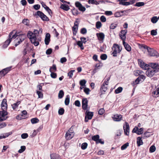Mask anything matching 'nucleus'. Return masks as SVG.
Here are the masks:
<instances>
[{"mask_svg":"<svg viewBox=\"0 0 159 159\" xmlns=\"http://www.w3.org/2000/svg\"><path fill=\"white\" fill-rule=\"evenodd\" d=\"M150 67L146 72V75L149 77H152L155 74L159 72V63H151Z\"/></svg>","mask_w":159,"mask_h":159,"instance_id":"nucleus-1","label":"nucleus"},{"mask_svg":"<svg viewBox=\"0 0 159 159\" xmlns=\"http://www.w3.org/2000/svg\"><path fill=\"white\" fill-rule=\"evenodd\" d=\"M6 99H4L2 102L1 107L2 110L0 111V121H2L6 119L7 117L5 118V116L7 115L6 111L7 109V104Z\"/></svg>","mask_w":159,"mask_h":159,"instance_id":"nucleus-2","label":"nucleus"},{"mask_svg":"<svg viewBox=\"0 0 159 159\" xmlns=\"http://www.w3.org/2000/svg\"><path fill=\"white\" fill-rule=\"evenodd\" d=\"M27 36L30 39L31 43L34 46H36L39 45V43L38 41H37L36 36L32 31H29L28 32Z\"/></svg>","mask_w":159,"mask_h":159,"instance_id":"nucleus-3","label":"nucleus"},{"mask_svg":"<svg viewBox=\"0 0 159 159\" xmlns=\"http://www.w3.org/2000/svg\"><path fill=\"white\" fill-rule=\"evenodd\" d=\"M112 49L113 50L111 54L113 55L114 57L117 56V54L120 53L121 51L122 48V47L114 43L113 44Z\"/></svg>","mask_w":159,"mask_h":159,"instance_id":"nucleus-4","label":"nucleus"},{"mask_svg":"<svg viewBox=\"0 0 159 159\" xmlns=\"http://www.w3.org/2000/svg\"><path fill=\"white\" fill-rule=\"evenodd\" d=\"M138 64L143 69L148 70L150 67V63L147 64L145 63L141 59H139L138 60Z\"/></svg>","mask_w":159,"mask_h":159,"instance_id":"nucleus-5","label":"nucleus"},{"mask_svg":"<svg viewBox=\"0 0 159 159\" xmlns=\"http://www.w3.org/2000/svg\"><path fill=\"white\" fill-rule=\"evenodd\" d=\"M74 133L71 130V128L69 130L66 134V138L67 140L71 139L74 135Z\"/></svg>","mask_w":159,"mask_h":159,"instance_id":"nucleus-6","label":"nucleus"},{"mask_svg":"<svg viewBox=\"0 0 159 159\" xmlns=\"http://www.w3.org/2000/svg\"><path fill=\"white\" fill-rule=\"evenodd\" d=\"M36 13L37 15L39 16L43 20L48 21L49 20L48 17L42 12L38 11H37Z\"/></svg>","mask_w":159,"mask_h":159,"instance_id":"nucleus-7","label":"nucleus"},{"mask_svg":"<svg viewBox=\"0 0 159 159\" xmlns=\"http://www.w3.org/2000/svg\"><path fill=\"white\" fill-rule=\"evenodd\" d=\"M86 116L85 117L84 121L85 122H87L89 120L92 119L93 115V112L90 111H88L87 110L85 113Z\"/></svg>","mask_w":159,"mask_h":159,"instance_id":"nucleus-8","label":"nucleus"},{"mask_svg":"<svg viewBox=\"0 0 159 159\" xmlns=\"http://www.w3.org/2000/svg\"><path fill=\"white\" fill-rule=\"evenodd\" d=\"M148 51V54L151 56H156L157 57L159 56L158 53L154 49L150 48Z\"/></svg>","mask_w":159,"mask_h":159,"instance_id":"nucleus-9","label":"nucleus"},{"mask_svg":"<svg viewBox=\"0 0 159 159\" xmlns=\"http://www.w3.org/2000/svg\"><path fill=\"white\" fill-rule=\"evenodd\" d=\"M96 36L100 43H103V42L105 38V34L103 33L102 32L97 33L96 34Z\"/></svg>","mask_w":159,"mask_h":159,"instance_id":"nucleus-10","label":"nucleus"},{"mask_svg":"<svg viewBox=\"0 0 159 159\" xmlns=\"http://www.w3.org/2000/svg\"><path fill=\"white\" fill-rule=\"evenodd\" d=\"M125 125H123V129L125 135H128L129 132V126L128 123L127 122H125Z\"/></svg>","mask_w":159,"mask_h":159,"instance_id":"nucleus-11","label":"nucleus"},{"mask_svg":"<svg viewBox=\"0 0 159 159\" xmlns=\"http://www.w3.org/2000/svg\"><path fill=\"white\" fill-rule=\"evenodd\" d=\"M88 100L87 98H84L82 100V107L83 110H87L88 107Z\"/></svg>","mask_w":159,"mask_h":159,"instance_id":"nucleus-12","label":"nucleus"},{"mask_svg":"<svg viewBox=\"0 0 159 159\" xmlns=\"http://www.w3.org/2000/svg\"><path fill=\"white\" fill-rule=\"evenodd\" d=\"M13 34V32H11L9 35V39H7L4 43V44H3L2 47L4 48H6L8 46L9 44L10 43L11 41V35Z\"/></svg>","mask_w":159,"mask_h":159,"instance_id":"nucleus-13","label":"nucleus"},{"mask_svg":"<svg viewBox=\"0 0 159 159\" xmlns=\"http://www.w3.org/2000/svg\"><path fill=\"white\" fill-rule=\"evenodd\" d=\"M145 77L142 74L140 75L135 80L134 82L135 84H138L140 81H143L145 79Z\"/></svg>","mask_w":159,"mask_h":159,"instance_id":"nucleus-14","label":"nucleus"},{"mask_svg":"<svg viewBox=\"0 0 159 159\" xmlns=\"http://www.w3.org/2000/svg\"><path fill=\"white\" fill-rule=\"evenodd\" d=\"M127 32V30H122L120 32L121 34L120 35V36L123 41H125L126 39L125 35Z\"/></svg>","mask_w":159,"mask_h":159,"instance_id":"nucleus-15","label":"nucleus"},{"mask_svg":"<svg viewBox=\"0 0 159 159\" xmlns=\"http://www.w3.org/2000/svg\"><path fill=\"white\" fill-rule=\"evenodd\" d=\"M50 40V35L49 33H47L45 36L44 41L45 44L48 45Z\"/></svg>","mask_w":159,"mask_h":159,"instance_id":"nucleus-16","label":"nucleus"},{"mask_svg":"<svg viewBox=\"0 0 159 159\" xmlns=\"http://www.w3.org/2000/svg\"><path fill=\"white\" fill-rule=\"evenodd\" d=\"M113 118L114 121H119L121 120L122 116L118 114L115 115H114Z\"/></svg>","mask_w":159,"mask_h":159,"instance_id":"nucleus-17","label":"nucleus"},{"mask_svg":"<svg viewBox=\"0 0 159 159\" xmlns=\"http://www.w3.org/2000/svg\"><path fill=\"white\" fill-rule=\"evenodd\" d=\"M123 43L125 49L127 51L130 52L131 51V47L127 43L125 42V41H123Z\"/></svg>","mask_w":159,"mask_h":159,"instance_id":"nucleus-18","label":"nucleus"},{"mask_svg":"<svg viewBox=\"0 0 159 159\" xmlns=\"http://www.w3.org/2000/svg\"><path fill=\"white\" fill-rule=\"evenodd\" d=\"M23 36L22 35H20L19 37V40H18V41H17L16 43L15 44V46L16 47L17 46H18L19 44H20L21 42H22L24 40V38H23ZM18 39V38H17V39Z\"/></svg>","mask_w":159,"mask_h":159,"instance_id":"nucleus-19","label":"nucleus"},{"mask_svg":"<svg viewBox=\"0 0 159 159\" xmlns=\"http://www.w3.org/2000/svg\"><path fill=\"white\" fill-rule=\"evenodd\" d=\"M107 89V86L106 85H105L104 84L102 85L100 90L102 92V94L104 93L105 92Z\"/></svg>","mask_w":159,"mask_h":159,"instance_id":"nucleus-20","label":"nucleus"},{"mask_svg":"<svg viewBox=\"0 0 159 159\" xmlns=\"http://www.w3.org/2000/svg\"><path fill=\"white\" fill-rule=\"evenodd\" d=\"M125 11H118L116 12L114 16L116 17H120L124 15V12Z\"/></svg>","mask_w":159,"mask_h":159,"instance_id":"nucleus-21","label":"nucleus"},{"mask_svg":"<svg viewBox=\"0 0 159 159\" xmlns=\"http://www.w3.org/2000/svg\"><path fill=\"white\" fill-rule=\"evenodd\" d=\"M75 25L72 28V30L73 34L74 35H76L78 29V25L76 24L75 23H74Z\"/></svg>","mask_w":159,"mask_h":159,"instance_id":"nucleus-22","label":"nucleus"},{"mask_svg":"<svg viewBox=\"0 0 159 159\" xmlns=\"http://www.w3.org/2000/svg\"><path fill=\"white\" fill-rule=\"evenodd\" d=\"M12 68V66H9V67L6 68L2 70V71L4 75H6L7 73H8L11 70V69Z\"/></svg>","mask_w":159,"mask_h":159,"instance_id":"nucleus-23","label":"nucleus"},{"mask_svg":"<svg viewBox=\"0 0 159 159\" xmlns=\"http://www.w3.org/2000/svg\"><path fill=\"white\" fill-rule=\"evenodd\" d=\"M60 8L66 11H68L70 9L68 5L65 4H61V5Z\"/></svg>","mask_w":159,"mask_h":159,"instance_id":"nucleus-24","label":"nucleus"},{"mask_svg":"<svg viewBox=\"0 0 159 159\" xmlns=\"http://www.w3.org/2000/svg\"><path fill=\"white\" fill-rule=\"evenodd\" d=\"M137 146H140V145H142L143 144V142L142 139V138L140 137H139L137 138Z\"/></svg>","mask_w":159,"mask_h":159,"instance_id":"nucleus-25","label":"nucleus"},{"mask_svg":"<svg viewBox=\"0 0 159 159\" xmlns=\"http://www.w3.org/2000/svg\"><path fill=\"white\" fill-rule=\"evenodd\" d=\"M143 72L142 70H135L134 72V74L136 76H138L142 74L143 73Z\"/></svg>","mask_w":159,"mask_h":159,"instance_id":"nucleus-26","label":"nucleus"},{"mask_svg":"<svg viewBox=\"0 0 159 159\" xmlns=\"http://www.w3.org/2000/svg\"><path fill=\"white\" fill-rule=\"evenodd\" d=\"M70 97L69 95H67L66 96V98L65 101V103L66 105H68L70 102Z\"/></svg>","mask_w":159,"mask_h":159,"instance_id":"nucleus-27","label":"nucleus"},{"mask_svg":"<svg viewBox=\"0 0 159 159\" xmlns=\"http://www.w3.org/2000/svg\"><path fill=\"white\" fill-rule=\"evenodd\" d=\"M88 3L89 4H94L96 5H98L99 4V3L98 2L94 0H89Z\"/></svg>","mask_w":159,"mask_h":159,"instance_id":"nucleus-28","label":"nucleus"},{"mask_svg":"<svg viewBox=\"0 0 159 159\" xmlns=\"http://www.w3.org/2000/svg\"><path fill=\"white\" fill-rule=\"evenodd\" d=\"M56 66L55 64H53L52 66L49 69V71L50 72L56 71Z\"/></svg>","mask_w":159,"mask_h":159,"instance_id":"nucleus-29","label":"nucleus"},{"mask_svg":"<svg viewBox=\"0 0 159 159\" xmlns=\"http://www.w3.org/2000/svg\"><path fill=\"white\" fill-rule=\"evenodd\" d=\"M158 18L156 16H153L151 18V21L153 23H156L158 21Z\"/></svg>","mask_w":159,"mask_h":159,"instance_id":"nucleus-30","label":"nucleus"},{"mask_svg":"<svg viewBox=\"0 0 159 159\" xmlns=\"http://www.w3.org/2000/svg\"><path fill=\"white\" fill-rule=\"evenodd\" d=\"M99 138V135L97 134L95 135H94L92 137V139L95 141L96 143V142H97Z\"/></svg>","mask_w":159,"mask_h":159,"instance_id":"nucleus-31","label":"nucleus"},{"mask_svg":"<svg viewBox=\"0 0 159 159\" xmlns=\"http://www.w3.org/2000/svg\"><path fill=\"white\" fill-rule=\"evenodd\" d=\"M122 90L123 88L122 87H119L115 90V93L116 94H118L121 93Z\"/></svg>","mask_w":159,"mask_h":159,"instance_id":"nucleus-32","label":"nucleus"},{"mask_svg":"<svg viewBox=\"0 0 159 159\" xmlns=\"http://www.w3.org/2000/svg\"><path fill=\"white\" fill-rule=\"evenodd\" d=\"M64 95V92L62 90H60L58 93V97L59 98H61Z\"/></svg>","mask_w":159,"mask_h":159,"instance_id":"nucleus-33","label":"nucleus"},{"mask_svg":"<svg viewBox=\"0 0 159 159\" xmlns=\"http://www.w3.org/2000/svg\"><path fill=\"white\" fill-rule=\"evenodd\" d=\"M122 131L119 130L116 132V136H115V139H117L118 138V137L120 136L121 134Z\"/></svg>","mask_w":159,"mask_h":159,"instance_id":"nucleus-34","label":"nucleus"},{"mask_svg":"<svg viewBox=\"0 0 159 159\" xmlns=\"http://www.w3.org/2000/svg\"><path fill=\"white\" fill-rule=\"evenodd\" d=\"M51 159H60L59 156L58 155L51 154L50 155Z\"/></svg>","mask_w":159,"mask_h":159,"instance_id":"nucleus-35","label":"nucleus"},{"mask_svg":"<svg viewBox=\"0 0 159 159\" xmlns=\"http://www.w3.org/2000/svg\"><path fill=\"white\" fill-rule=\"evenodd\" d=\"M77 44L80 48L81 50H83L84 47L83 46V43L80 41H79L77 42Z\"/></svg>","mask_w":159,"mask_h":159,"instance_id":"nucleus-36","label":"nucleus"},{"mask_svg":"<svg viewBox=\"0 0 159 159\" xmlns=\"http://www.w3.org/2000/svg\"><path fill=\"white\" fill-rule=\"evenodd\" d=\"M144 3L142 2H139L136 3L134 5L135 6L140 7L143 6L144 5Z\"/></svg>","mask_w":159,"mask_h":159,"instance_id":"nucleus-37","label":"nucleus"},{"mask_svg":"<svg viewBox=\"0 0 159 159\" xmlns=\"http://www.w3.org/2000/svg\"><path fill=\"white\" fill-rule=\"evenodd\" d=\"M22 23L27 26H29V20L28 19H24L22 21Z\"/></svg>","mask_w":159,"mask_h":159,"instance_id":"nucleus-38","label":"nucleus"},{"mask_svg":"<svg viewBox=\"0 0 159 159\" xmlns=\"http://www.w3.org/2000/svg\"><path fill=\"white\" fill-rule=\"evenodd\" d=\"M86 82V81L85 80H81L80 82V84L81 86H85Z\"/></svg>","mask_w":159,"mask_h":159,"instance_id":"nucleus-39","label":"nucleus"},{"mask_svg":"<svg viewBox=\"0 0 159 159\" xmlns=\"http://www.w3.org/2000/svg\"><path fill=\"white\" fill-rule=\"evenodd\" d=\"M31 121L32 124H34L38 123L39 120L37 118H34L31 119Z\"/></svg>","mask_w":159,"mask_h":159,"instance_id":"nucleus-40","label":"nucleus"},{"mask_svg":"<svg viewBox=\"0 0 159 159\" xmlns=\"http://www.w3.org/2000/svg\"><path fill=\"white\" fill-rule=\"evenodd\" d=\"M157 29L153 30L151 31V34L152 36H155L157 34Z\"/></svg>","mask_w":159,"mask_h":159,"instance_id":"nucleus-41","label":"nucleus"},{"mask_svg":"<svg viewBox=\"0 0 159 159\" xmlns=\"http://www.w3.org/2000/svg\"><path fill=\"white\" fill-rule=\"evenodd\" d=\"M20 102H17L13 104V105H12V107L13 109H16L17 107H18V105L19 104H20Z\"/></svg>","mask_w":159,"mask_h":159,"instance_id":"nucleus-42","label":"nucleus"},{"mask_svg":"<svg viewBox=\"0 0 159 159\" xmlns=\"http://www.w3.org/2000/svg\"><path fill=\"white\" fill-rule=\"evenodd\" d=\"M156 150V147L154 145H152L149 148L150 152H153Z\"/></svg>","mask_w":159,"mask_h":159,"instance_id":"nucleus-43","label":"nucleus"},{"mask_svg":"<svg viewBox=\"0 0 159 159\" xmlns=\"http://www.w3.org/2000/svg\"><path fill=\"white\" fill-rule=\"evenodd\" d=\"M26 147L25 146H21L20 149L18 151V152L19 153H21L24 151Z\"/></svg>","mask_w":159,"mask_h":159,"instance_id":"nucleus-44","label":"nucleus"},{"mask_svg":"<svg viewBox=\"0 0 159 159\" xmlns=\"http://www.w3.org/2000/svg\"><path fill=\"white\" fill-rule=\"evenodd\" d=\"M102 23L100 21H98L96 23V28L99 29L102 26Z\"/></svg>","mask_w":159,"mask_h":159,"instance_id":"nucleus-45","label":"nucleus"},{"mask_svg":"<svg viewBox=\"0 0 159 159\" xmlns=\"http://www.w3.org/2000/svg\"><path fill=\"white\" fill-rule=\"evenodd\" d=\"M72 13L73 15L76 16L79 14V11L75 9H73L72 11Z\"/></svg>","mask_w":159,"mask_h":159,"instance_id":"nucleus-46","label":"nucleus"},{"mask_svg":"<svg viewBox=\"0 0 159 159\" xmlns=\"http://www.w3.org/2000/svg\"><path fill=\"white\" fill-rule=\"evenodd\" d=\"M129 146V143H127L122 146L121 147V149L122 150H124L127 147Z\"/></svg>","mask_w":159,"mask_h":159,"instance_id":"nucleus-47","label":"nucleus"},{"mask_svg":"<svg viewBox=\"0 0 159 159\" xmlns=\"http://www.w3.org/2000/svg\"><path fill=\"white\" fill-rule=\"evenodd\" d=\"M117 25V24L116 23H112L111 25L110 28L111 29H114L116 27Z\"/></svg>","mask_w":159,"mask_h":159,"instance_id":"nucleus-48","label":"nucleus"},{"mask_svg":"<svg viewBox=\"0 0 159 159\" xmlns=\"http://www.w3.org/2000/svg\"><path fill=\"white\" fill-rule=\"evenodd\" d=\"M64 112V110L63 108H60L58 110V113L59 115H62Z\"/></svg>","mask_w":159,"mask_h":159,"instance_id":"nucleus-49","label":"nucleus"},{"mask_svg":"<svg viewBox=\"0 0 159 159\" xmlns=\"http://www.w3.org/2000/svg\"><path fill=\"white\" fill-rule=\"evenodd\" d=\"M143 128H140V129H139L138 128V131L137 134L138 135H140L142 134L143 133Z\"/></svg>","mask_w":159,"mask_h":159,"instance_id":"nucleus-50","label":"nucleus"},{"mask_svg":"<svg viewBox=\"0 0 159 159\" xmlns=\"http://www.w3.org/2000/svg\"><path fill=\"white\" fill-rule=\"evenodd\" d=\"M107 58V56L106 54H102L100 56V58L102 60H105Z\"/></svg>","mask_w":159,"mask_h":159,"instance_id":"nucleus-51","label":"nucleus"},{"mask_svg":"<svg viewBox=\"0 0 159 159\" xmlns=\"http://www.w3.org/2000/svg\"><path fill=\"white\" fill-rule=\"evenodd\" d=\"M88 144L86 143H84L82 144L81 145V148L82 149H85L87 147Z\"/></svg>","mask_w":159,"mask_h":159,"instance_id":"nucleus-52","label":"nucleus"},{"mask_svg":"<svg viewBox=\"0 0 159 159\" xmlns=\"http://www.w3.org/2000/svg\"><path fill=\"white\" fill-rule=\"evenodd\" d=\"M75 71V70H71L68 73V75L69 76L70 78H71L73 75V73Z\"/></svg>","mask_w":159,"mask_h":159,"instance_id":"nucleus-53","label":"nucleus"},{"mask_svg":"<svg viewBox=\"0 0 159 159\" xmlns=\"http://www.w3.org/2000/svg\"><path fill=\"white\" fill-rule=\"evenodd\" d=\"M37 93L38 95L39 98H42L43 97V94L42 92L39 91H37Z\"/></svg>","mask_w":159,"mask_h":159,"instance_id":"nucleus-54","label":"nucleus"},{"mask_svg":"<svg viewBox=\"0 0 159 159\" xmlns=\"http://www.w3.org/2000/svg\"><path fill=\"white\" fill-rule=\"evenodd\" d=\"M51 73L50 75L52 78L55 79L57 78V75L56 73H54L53 72H50Z\"/></svg>","mask_w":159,"mask_h":159,"instance_id":"nucleus-55","label":"nucleus"},{"mask_svg":"<svg viewBox=\"0 0 159 159\" xmlns=\"http://www.w3.org/2000/svg\"><path fill=\"white\" fill-rule=\"evenodd\" d=\"M75 106L80 107V101L78 100H76L75 102Z\"/></svg>","mask_w":159,"mask_h":159,"instance_id":"nucleus-56","label":"nucleus"},{"mask_svg":"<svg viewBox=\"0 0 159 159\" xmlns=\"http://www.w3.org/2000/svg\"><path fill=\"white\" fill-rule=\"evenodd\" d=\"M87 32V30L85 28H83L81 29L80 33L82 34H85Z\"/></svg>","mask_w":159,"mask_h":159,"instance_id":"nucleus-57","label":"nucleus"},{"mask_svg":"<svg viewBox=\"0 0 159 159\" xmlns=\"http://www.w3.org/2000/svg\"><path fill=\"white\" fill-rule=\"evenodd\" d=\"M105 111V110L103 108H101L98 111V114L100 115H102L104 113Z\"/></svg>","mask_w":159,"mask_h":159,"instance_id":"nucleus-58","label":"nucleus"},{"mask_svg":"<svg viewBox=\"0 0 159 159\" xmlns=\"http://www.w3.org/2000/svg\"><path fill=\"white\" fill-rule=\"evenodd\" d=\"M7 126V124L5 122L0 123V129L5 127Z\"/></svg>","mask_w":159,"mask_h":159,"instance_id":"nucleus-59","label":"nucleus"},{"mask_svg":"<svg viewBox=\"0 0 159 159\" xmlns=\"http://www.w3.org/2000/svg\"><path fill=\"white\" fill-rule=\"evenodd\" d=\"M100 20L101 21L103 22H106V19L105 16H101Z\"/></svg>","mask_w":159,"mask_h":159,"instance_id":"nucleus-60","label":"nucleus"},{"mask_svg":"<svg viewBox=\"0 0 159 159\" xmlns=\"http://www.w3.org/2000/svg\"><path fill=\"white\" fill-rule=\"evenodd\" d=\"M102 64L101 63H98L95 66V67L97 68V69H99L102 66Z\"/></svg>","mask_w":159,"mask_h":159,"instance_id":"nucleus-61","label":"nucleus"},{"mask_svg":"<svg viewBox=\"0 0 159 159\" xmlns=\"http://www.w3.org/2000/svg\"><path fill=\"white\" fill-rule=\"evenodd\" d=\"M33 7L34 9L37 10L39 9L40 6L39 4H36L33 6Z\"/></svg>","mask_w":159,"mask_h":159,"instance_id":"nucleus-62","label":"nucleus"},{"mask_svg":"<svg viewBox=\"0 0 159 159\" xmlns=\"http://www.w3.org/2000/svg\"><path fill=\"white\" fill-rule=\"evenodd\" d=\"M78 9L80 11H84L86 10L85 7L83 6L82 5Z\"/></svg>","mask_w":159,"mask_h":159,"instance_id":"nucleus-63","label":"nucleus"},{"mask_svg":"<svg viewBox=\"0 0 159 159\" xmlns=\"http://www.w3.org/2000/svg\"><path fill=\"white\" fill-rule=\"evenodd\" d=\"M52 51V49L51 48H49L46 51V53L47 55H50V54Z\"/></svg>","mask_w":159,"mask_h":159,"instance_id":"nucleus-64","label":"nucleus"}]
</instances>
